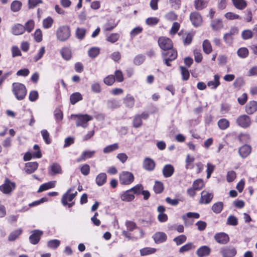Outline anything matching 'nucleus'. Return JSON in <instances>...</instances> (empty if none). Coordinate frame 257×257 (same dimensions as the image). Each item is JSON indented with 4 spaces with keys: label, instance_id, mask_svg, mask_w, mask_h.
I'll return each mask as SVG.
<instances>
[{
    "label": "nucleus",
    "instance_id": "680f3d73",
    "mask_svg": "<svg viewBox=\"0 0 257 257\" xmlns=\"http://www.w3.org/2000/svg\"><path fill=\"white\" fill-rule=\"evenodd\" d=\"M194 161V158L191 157L189 155H188L186 159V168L187 169H192L193 165L192 163Z\"/></svg>",
    "mask_w": 257,
    "mask_h": 257
},
{
    "label": "nucleus",
    "instance_id": "e433bc0d",
    "mask_svg": "<svg viewBox=\"0 0 257 257\" xmlns=\"http://www.w3.org/2000/svg\"><path fill=\"white\" fill-rule=\"evenodd\" d=\"M55 181H50L46 183H44L41 185L38 192H42L46 191L49 189L53 188L55 185Z\"/></svg>",
    "mask_w": 257,
    "mask_h": 257
},
{
    "label": "nucleus",
    "instance_id": "8fccbe9b",
    "mask_svg": "<svg viewBox=\"0 0 257 257\" xmlns=\"http://www.w3.org/2000/svg\"><path fill=\"white\" fill-rule=\"evenodd\" d=\"M22 3L18 1H15L11 4V8L13 12H18L21 8Z\"/></svg>",
    "mask_w": 257,
    "mask_h": 257
},
{
    "label": "nucleus",
    "instance_id": "a18cd8bd",
    "mask_svg": "<svg viewBox=\"0 0 257 257\" xmlns=\"http://www.w3.org/2000/svg\"><path fill=\"white\" fill-rule=\"evenodd\" d=\"M187 237L184 235H180L173 239V241L176 243L177 245H180L186 241Z\"/></svg>",
    "mask_w": 257,
    "mask_h": 257
},
{
    "label": "nucleus",
    "instance_id": "bb28decb",
    "mask_svg": "<svg viewBox=\"0 0 257 257\" xmlns=\"http://www.w3.org/2000/svg\"><path fill=\"white\" fill-rule=\"evenodd\" d=\"M233 6L240 10H244L247 6L246 2L245 0H232Z\"/></svg>",
    "mask_w": 257,
    "mask_h": 257
},
{
    "label": "nucleus",
    "instance_id": "774afa93",
    "mask_svg": "<svg viewBox=\"0 0 257 257\" xmlns=\"http://www.w3.org/2000/svg\"><path fill=\"white\" fill-rule=\"evenodd\" d=\"M250 138V136L248 134H241L238 137L239 141L242 143L248 142Z\"/></svg>",
    "mask_w": 257,
    "mask_h": 257
},
{
    "label": "nucleus",
    "instance_id": "3c124183",
    "mask_svg": "<svg viewBox=\"0 0 257 257\" xmlns=\"http://www.w3.org/2000/svg\"><path fill=\"white\" fill-rule=\"evenodd\" d=\"M226 224L229 225L236 226L238 224V219L234 215L228 216Z\"/></svg>",
    "mask_w": 257,
    "mask_h": 257
},
{
    "label": "nucleus",
    "instance_id": "dca6fc26",
    "mask_svg": "<svg viewBox=\"0 0 257 257\" xmlns=\"http://www.w3.org/2000/svg\"><path fill=\"white\" fill-rule=\"evenodd\" d=\"M257 110V102L251 101L245 106V111L248 114H252Z\"/></svg>",
    "mask_w": 257,
    "mask_h": 257
},
{
    "label": "nucleus",
    "instance_id": "ea45409f",
    "mask_svg": "<svg viewBox=\"0 0 257 257\" xmlns=\"http://www.w3.org/2000/svg\"><path fill=\"white\" fill-rule=\"evenodd\" d=\"M223 204L221 202H218L214 203L212 206V211L218 214L220 213L223 209Z\"/></svg>",
    "mask_w": 257,
    "mask_h": 257
},
{
    "label": "nucleus",
    "instance_id": "6e6d98bb",
    "mask_svg": "<svg viewBox=\"0 0 257 257\" xmlns=\"http://www.w3.org/2000/svg\"><path fill=\"white\" fill-rule=\"evenodd\" d=\"M53 20L51 17H48L45 19L43 21V26L45 29H49L52 26Z\"/></svg>",
    "mask_w": 257,
    "mask_h": 257
},
{
    "label": "nucleus",
    "instance_id": "f3484780",
    "mask_svg": "<svg viewBox=\"0 0 257 257\" xmlns=\"http://www.w3.org/2000/svg\"><path fill=\"white\" fill-rule=\"evenodd\" d=\"M123 102L126 107L132 108L135 105V100L132 95L128 94L123 99Z\"/></svg>",
    "mask_w": 257,
    "mask_h": 257
},
{
    "label": "nucleus",
    "instance_id": "5fc2aeb1",
    "mask_svg": "<svg viewBox=\"0 0 257 257\" xmlns=\"http://www.w3.org/2000/svg\"><path fill=\"white\" fill-rule=\"evenodd\" d=\"M181 73L183 80H187L189 78V72L187 68L180 66Z\"/></svg>",
    "mask_w": 257,
    "mask_h": 257
},
{
    "label": "nucleus",
    "instance_id": "c9c22d12",
    "mask_svg": "<svg viewBox=\"0 0 257 257\" xmlns=\"http://www.w3.org/2000/svg\"><path fill=\"white\" fill-rule=\"evenodd\" d=\"M213 197V194H205L201 195L199 203L200 204H208L209 203Z\"/></svg>",
    "mask_w": 257,
    "mask_h": 257
},
{
    "label": "nucleus",
    "instance_id": "412c9836",
    "mask_svg": "<svg viewBox=\"0 0 257 257\" xmlns=\"http://www.w3.org/2000/svg\"><path fill=\"white\" fill-rule=\"evenodd\" d=\"M155 166L154 161L150 158H146L143 163V167L144 169L148 171L154 170Z\"/></svg>",
    "mask_w": 257,
    "mask_h": 257
},
{
    "label": "nucleus",
    "instance_id": "f704fd0d",
    "mask_svg": "<svg viewBox=\"0 0 257 257\" xmlns=\"http://www.w3.org/2000/svg\"><path fill=\"white\" fill-rule=\"evenodd\" d=\"M156 251V249L153 247H144L140 250L141 256H146L154 253Z\"/></svg>",
    "mask_w": 257,
    "mask_h": 257
},
{
    "label": "nucleus",
    "instance_id": "9d476101",
    "mask_svg": "<svg viewBox=\"0 0 257 257\" xmlns=\"http://www.w3.org/2000/svg\"><path fill=\"white\" fill-rule=\"evenodd\" d=\"M190 20L194 27H198L201 25L202 19L200 14L196 12H192L190 15Z\"/></svg>",
    "mask_w": 257,
    "mask_h": 257
},
{
    "label": "nucleus",
    "instance_id": "58836bf2",
    "mask_svg": "<svg viewBox=\"0 0 257 257\" xmlns=\"http://www.w3.org/2000/svg\"><path fill=\"white\" fill-rule=\"evenodd\" d=\"M202 46L203 51L205 53L208 54L212 52V46L208 40H205L203 41Z\"/></svg>",
    "mask_w": 257,
    "mask_h": 257
},
{
    "label": "nucleus",
    "instance_id": "13d9d810",
    "mask_svg": "<svg viewBox=\"0 0 257 257\" xmlns=\"http://www.w3.org/2000/svg\"><path fill=\"white\" fill-rule=\"evenodd\" d=\"M142 120L141 119V116H140V115H136L133 120V126L136 127L138 128L140 127L142 125Z\"/></svg>",
    "mask_w": 257,
    "mask_h": 257
},
{
    "label": "nucleus",
    "instance_id": "09e8293b",
    "mask_svg": "<svg viewBox=\"0 0 257 257\" xmlns=\"http://www.w3.org/2000/svg\"><path fill=\"white\" fill-rule=\"evenodd\" d=\"M118 148V145L117 143L113 144L106 146L103 149V153L107 154L110 153L113 151L117 150Z\"/></svg>",
    "mask_w": 257,
    "mask_h": 257
},
{
    "label": "nucleus",
    "instance_id": "4be33fe9",
    "mask_svg": "<svg viewBox=\"0 0 257 257\" xmlns=\"http://www.w3.org/2000/svg\"><path fill=\"white\" fill-rule=\"evenodd\" d=\"M174 172V167L170 164L165 165L163 169V174L164 176L166 178L171 177L173 175Z\"/></svg>",
    "mask_w": 257,
    "mask_h": 257
},
{
    "label": "nucleus",
    "instance_id": "aec40b11",
    "mask_svg": "<svg viewBox=\"0 0 257 257\" xmlns=\"http://www.w3.org/2000/svg\"><path fill=\"white\" fill-rule=\"evenodd\" d=\"M38 164L36 162L27 163L25 165V171L28 174L33 173L38 168Z\"/></svg>",
    "mask_w": 257,
    "mask_h": 257
},
{
    "label": "nucleus",
    "instance_id": "ddd939ff",
    "mask_svg": "<svg viewBox=\"0 0 257 257\" xmlns=\"http://www.w3.org/2000/svg\"><path fill=\"white\" fill-rule=\"evenodd\" d=\"M156 243H161L166 241L167 236L166 234L163 232H157L155 233L152 236Z\"/></svg>",
    "mask_w": 257,
    "mask_h": 257
},
{
    "label": "nucleus",
    "instance_id": "72a5a7b5",
    "mask_svg": "<svg viewBox=\"0 0 257 257\" xmlns=\"http://www.w3.org/2000/svg\"><path fill=\"white\" fill-rule=\"evenodd\" d=\"M82 99V96L79 92H75L72 94L70 97V102L72 104H75L76 103Z\"/></svg>",
    "mask_w": 257,
    "mask_h": 257
},
{
    "label": "nucleus",
    "instance_id": "5701e85b",
    "mask_svg": "<svg viewBox=\"0 0 257 257\" xmlns=\"http://www.w3.org/2000/svg\"><path fill=\"white\" fill-rule=\"evenodd\" d=\"M60 53L62 58L67 61L69 60L72 57L71 50L68 47L62 48Z\"/></svg>",
    "mask_w": 257,
    "mask_h": 257
},
{
    "label": "nucleus",
    "instance_id": "4468645a",
    "mask_svg": "<svg viewBox=\"0 0 257 257\" xmlns=\"http://www.w3.org/2000/svg\"><path fill=\"white\" fill-rule=\"evenodd\" d=\"M211 252L210 248L207 245H203L198 248L196 252L198 257H206L208 256Z\"/></svg>",
    "mask_w": 257,
    "mask_h": 257
},
{
    "label": "nucleus",
    "instance_id": "423d86ee",
    "mask_svg": "<svg viewBox=\"0 0 257 257\" xmlns=\"http://www.w3.org/2000/svg\"><path fill=\"white\" fill-rule=\"evenodd\" d=\"M134 176L129 172L123 171L119 175V181L121 184L128 185L133 182Z\"/></svg>",
    "mask_w": 257,
    "mask_h": 257
},
{
    "label": "nucleus",
    "instance_id": "37998d69",
    "mask_svg": "<svg viewBox=\"0 0 257 257\" xmlns=\"http://www.w3.org/2000/svg\"><path fill=\"white\" fill-rule=\"evenodd\" d=\"M203 181L201 179H197L193 184L192 189L195 191L199 190L203 187Z\"/></svg>",
    "mask_w": 257,
    "mask_h": 257
},
{
    "label": "nucleus",
    "instance_id": "cd10ccee",
    "mask_svg": "<svg viewBox=\"0 0 257 257\" xmlns=\"http://www.w3.org/2000/svg\"><path fill=\"white\" fill-rule=\"evenodd\" d=\"M106 174L105 173H101L96 177V183L97 185L101 186L106 182Z\"/></svg>",
    "mask_w": 257,
    "mask_h": 257
},
{
    "label": "nucleus",
    "instance_id": "39448f33",
    "mask_svg": "<svg viewBox=\"0 0 257 257\" xmlns=\"http://www.w3.org/2000/svg\"><path fill=\"white\" fill-rule=\"evenodd\" d=\"M31 235L29 237L30 242L33 245L37 244L43 234V231L39 229H35L31 231Z\"/></svg>",
    "mask_w": 257,
    "mask_h": 257
},
{
    "label": "nucleus",
    "instance_id": "338daca9",
    "mask_svg": "<svg viewBox=\"0 0 257 257\" xmlns=\"http://www.w3.org/2000/svg\"><path fill=\"white\" fill-rule=\"evenodd\" d=\"M223 38L226 45L231 46L234 40L233 37L226 33L224 35Z\"/></svg>",
    "mask_w": 257,
    "mask_h": 257
},
{
    "label": "nucleus",
    "instance_id": "e2e57ef3",
    "mask_svg": "<svg viewBox=\"0 0 257 257\" xmlns=\"http://www.w3.org/2000/svg\"><path fill=\"white\" fill-rule=\"evenodd\" d=\"M159 21V19L156 17L148 18L146 20V23L149 26H155L157 25Z\"/></svg>",
    "mask_w": 257,
    "mask_h": 257
},
{
    "label": "nucleus",
    "instance_id": "0e129e2a",
    "mask_svg": "<svg viewBox=\"0 0 257 257\" xmlns=\"http://www.w3.org/2000/svg\"><path fill=\"white\" fill-rule=\"evenodd\" d=\"M114 76L115 80L117 82H121L124 80L123 74L119 70H117L115 71Z\"/></svg>",
    "mask_w": 257,
    "mask_h": 257
},
{
    "label": "nucleus",
    "instance_id": "864d4df0",
    "mask_svg": "<svg viewBox=\"0 0 257 257\" xmlns=\"http://www.w3.org/2000/svg\"><path fill=\"white\" fill-rule=\"evenodd\" d=\"M130 190L132 191L133 193H149L147 190H143V186L140 184H137Z\"/></svg>",
    "mask_w": 257,
    "mask_h": 257
},
{
    "label": "nucleus",
    "instance_id": "69168bd1",
    "mask_svg": "<svg viewBox=\"0 0 257 257\" xmlns=\"http://www.w3.org/2000/svg\"><path fill=\"white\" fill-rule=\"evenodd\" d=\"M120 198L122 201L129 202L135 198V196L134 194H121Z\"/></svg>",
    "mask_w": 257,
    "mask_h": 257
},
{
    "label": "nucleus",
    "instance_id": "f03ea898",
    "mask_svg": "<svg viewBox=\"0 0 257 257\" xmlns=\"http://www.w3.org/2000/svg\"><path fill=\"white\" fill-rule=\"evenodd\" d=\"M13 92L17 99L19 100H23L27 94V90L25 86L21 83L14 82L12 85Z\"/></svg>",
    "mask_w": 257,
    "mask_h": 257
},
{
    "label": "nucleus",
    "instance_id": "393cba45",
    "mask_svg": "<svg viewBox=\"0 0 257 257\" xmlns=\"http://www.w3.org/2000/svg\"><path fill=\"white\" fill-rule=\"evenodd\" d=\"M77 194H64L61 202L64 206H66L68 202H72Z\"/></svg>",
    "mask_w": 257,
    "mask_h": 257
},
{
    "label": "nucleus",
    "instance_id": "2f4dec72",
    "mask_svg": "<svg viewBox=\"0 0 257 257\" xmlns=\"http://www.w3.org/2000/svg\"><path fill=\"white\" fill-rule=\"evenodd\" d=\"M207 2L204 0H195L194 6L196 10L200 11L206 8Z\"/></svg>",
    "mask_w": 257,
    "mask_h": 257
},
{
    "label": "nucleus",
    "instance_id": "c03bdc74",
    "mask_svg": "<svg viewBox=\"0 0 257 257\" xmlns=\"http://www.w3.org/2000/svg\"><path fill=\"white\" fill-rule=\"evenodd\" d=\"M237 54L239 57L245 58L248 55V50L246 48L242 47L237 50Z\"/></svg>",
    "mask_w": 257,
    "mask_h": 257
},
{
    "label": "nucleus",
    "instance_id": "49530a36",
    "mask_svg": "<svg viewBox=\"0 0 257 257\" xmlns=\"http://www.w3.org/2000/svg\"><path fill=\"white\" fill-rule=\"evenodd\" d=\"M45 53V48L44 46L41 47L37 54L34 57L33 59L35 62L38 61L41 59Z\"/></svg>",
    "mask_w": 257,
    "mask_h": 257
},
{
    "label": "nucleus",
    "instance_id": "0eeeda50",
    "mask_svg": "<svg viewBox=\"0 0 257 257\" xmlns=\"http://www.w3.org/2000/svg\"><path fill=\"white\" fill-rule=\"evenodd\" d=\"M237 124L242 128H247L251 123L250 117L246 114L239 116L236 119Z\"/></svg>",
    "mask_w": 257,
    "mask_h": 257
},
{
    "label": "nucleus",
    "instance_id": "6ab92c4d",
    "mask_svg": "<svg viewBox=\"0 0 257 257\" xmlns=\"http://www.w3.org/2000/svg\"><path fill=\"white\" fill-rule=\"evenodd\" d=\"M25 31V27L20 24L15 25L12 28V33L15 35H20Z\"/></svg>",
    "mask_w": 257,
    "mask_h": 257
},
{
    "label": "nucleus",
    "instance_id": "de8ad7c7",
    "mask_svg": "<svg viewBox=\"0 0 257 257\" xmlns=\"http://www.w3.org/2000/svg\"><path fill=\"white\" fill-rule=\"evenodd\" d=\"M145 60V56L143 54L137 55L134 59V63L136 65H140L143 63Z\"/></svg>",
    "mask_w": 257,
    "mask_h": 257
},
{
    "label": "nucleus",
    "instance_id": "1a4fd4ad",
    "mask_svg": "<svg viewBox=\"0 0 257 257\" xmlns=\"http://www.w3.org/2000/svg\"><path fill=\"white\" fill-rule=\"evenodd\" d=\"M16 188V184L6 178L4 184L0 186V190L3 193H10Z\"/></svg>",
    "mask_w": 257,
    "mask_h": 257
},
{
    "label": "nucleus",
    "instance_id": "a211bd4d",
    "mask_svg": "<svg viewBox=\"0 0 257 257\" xmlns=\"http://www.w3.org/2000/svg\"><path fill=\"white\" fill-rule=\"evenodd\" d=\"M220 84V76L218 74L214 75L213 80L208 81L207 84L212 89H215Z\"/></svg>",
    "mask_w": 257,
    "mask_h": 257
},
{
    "label": "nucleus",
    "instance_id": "603ef678",
    "mask_svg": "<svg viewBox=\"0 0 257 257\" xmlns=\"http://www.w3.org/2000/svg\"><path fill=\"white\" fill-rule=\"evenodd\" d=\"M60 244V241L58 239H52L48 241L47 245L49 247L55 249L57 248Z\"/></svg>",
    "mask_w": 257,
    "mask_h": 257
},
{
    "label": "nucleus",
    "instance_id": "4c0bfd02",
    "mask_svg": "<svg viewBox=\"0 0 257 257\" xmlns=\"http://www.w3.org/2000/svg\"><path fill=\"white\" fill-rule=\"evenodd\" d=\"M218 126L220 129L224 130L227 129L229 126V121L225 118L219 119L217 122Z\"/></svg>",
    "mask_w": 257,
    "mask_h": 257
},
{
    "label": "nucleus",
    "instance_id": "2eb2a0df",
    "mask_svg": "<svg viewBox=\"0 0 257 257\" xmlns=\"http://www.w3.org/2000/svg\"><path fill=\"white\" fill-rule=\"evenodd\" d=\"M214 239L218 243L223 244L227 243L229 239L228 235L224 232L215 234Z\"/></svg>",
    "mask_w": 257,
    "mask_h": 257
},
{
    "label": "nucleus",
    "instance_id": "7ed1b4c3",
    "mask_svg": "<svg viewBox=\"0 0 257 257\" xmlns=\"http://www.w3.org/2000/svg\"><path fill=\"white\" fill-rule=\"evenodd\" d=\"M71 118L76 119V124L77 126L86 128L88 125V122L93 119V117L88 114H71Z\"/></svg>",
    "mask_w": 257,
    "mask_h": 257
},
{
    "label": "nucleus",
    "instance_id": "79ce46f5",
    "mask_svg": "<svg viewBox=\"0 0 257 257\" xmlns=\"http://www.w3.org/2000/svg\"><path fill=\"white\" fill-rule=\"evenodd\" d=\"M119 34L118 33H111L107 36L106 40L111 43H114L119 39Z\"/></svg>",
    "mask_w": 257,
    "mask_h": 257
},
{
    "label": "nucleus",
    "instance_id": "473e14b6",
    "mask_svg": "<svg viewBox=\"0 0 257 257\" xmlns=\"http://www.w3.org/2000/svg\"><path fill=\"white\" fill-rule=\"evenodd\" d=\"M86 33V30L83 28H77L76 30L75 35L76 38L80 40H82L84 39Z\"/></svg>",
    "mask_w": 257,
    "mask_h": 257
},
{
    "label": "nucleus",
    "instance_id": "a19ab883",
    "mask_svg": "<svg viewBox=\"0 0 257 257\" xmlns=\"http://www.w3.org/2000/svg\"><path fill=\"white\" fill-rule=\"evenodd\" d=\"M99 53L100 49L95 47L90 48L88 51V56L92 58L96 57Z\"/></svg>",
    "mask_w": 257,
    "mask_h": 257
},
{
    "label": "nucleus",
    "instance_id": "9b49d317",
    "mask_svg": "<svg viewBox=\"0 0 257 257\" xmlns=\"http://www.w3.org/2000/svg\"><path fill=\"white\" fill-rule=\"evenodd\" d=\"M163 58H165L172 61L175 60L177 57V52L176 50L171 48L162 53Z\"/></svg>",
    "mask_w": 257,
    "mask_h": 257
},
{
    "label": "nucleus",
    "instance_id": "6e6552de",
    "mask_svg": "<svg viewBox=\"0 0 257 257\" xmlns=\"http://www.w3.org/2000/svg\"><path fill=\"white\" fill-rule=\"evenodd\" d=\"M158 44L160 48L162 49L164 52L173 48V43L172 41L167 37H162L159 38L158 40Z\"/></svg>",
    "mask_w": 257,
    "mask_h": 257
},
{
    "label": "nucleus",
    "instance_id": "052dcab7",
    "mask_svg": "<svg viewBox=\"0 0 257 257\" xmlns=\"http://www.w3.org/2000/svg\"><path fill=\"white\" fill-rule=\"evenodd\" d=\"M164 189V186L161 182L156 181L154 186L155 193H161Z\"/></svg>",
    "mask_w": 257,
    "mask_h": 257
},
{
    "label": "nucleus",
    "instance_id": "7c9ffc66",
    "mask_svg": "<svg viewBox=\"0 0 257 257\" xmlns=\"http://www.w3.org/2000/svg\"><path fill=\"white\" fill-rule=\"evenodd\" d=\"M211 26L213 30L218 31L223 28V25L221 20L216 19L212 21Z\"/></svg>",
    "mask_w": 257,
    "mask_h": 257
},
{
    "label": "nucleus",
    "instance_id": "c85d7f7f",
    "mask_svg": "<svg viewBox=\"0 0 257 257\" xmlns=\"http://www.w3.org/2000/svg\"><path fill=\"white\" fill-rule=\"evenodd\" d=\"M50 173L51 175L60 174L62 172L60 165L57 163H54L51 165V166L50 167Z\"/></svg>",
    "mask_w": 257,
    "mask_h": 257
},
{
    "label": "nucleus",
    "instance_id": "c756f323",
    "mask_svg": "<svg viewBox=\"0 0 257 257\" xmlns=\"http://www.w3.org/2000/svg\"><path fill=\"white\" fill-rule=\"evenodd\" d=\"M22 232L23 230L21 228L14 230L10 234L8 240L10 241H15L22 234Z\"/></svg>",
    "mask_w": 257,
    "mask_h": 257
},
{
    "label": "nucleus",
    "instance_id": "4d7b16f0",
    "mask_svg": "<svg viewBox=\"0 0 257 257\" xmlns=\"http://www.w3.org/2000/svg\"><path fill=\"white\" fill-rule=\"evenodd\" d=\"M253 35V32L250 30H245L242 32L241 36L243 39L247 40L252 37Z\"/></svg>",
    "mask_w": 257,
    "mask_h": 257
},
{
    "label": "nucleus",
    "instance_id": "bf43d9fd",
    "mask_svg": "<svg viewBox=\"0 0 257 257\" xmlns=\"http://www.w3.org/2000/svg\"><path fill=\"white\" fill-rule=\"evenodd\" d=\"M43 140L47 144L51 143V139L49 138V133L46 130H43L41 132Z\"/></svg>",
    "mask_w": 257,
    "mask_h": 257
},
{
    "label": "nucleus",
    "instance_id": "f8f14e48",
    "mask_svg": "<svg viewBox=\"0 0 257 257\" xmlns=\"http://www.w3.org/2000/svg\"><path fill=\"white\" fill-rule=\"evenodd\" d=\"M251 152V147L248 145H244L238 149V153L242 158H245L249 155Z\"/></svg>",
    "mask_w": 257,
    "mask_h": 257
},
{
    "label": "nucleus",
    "instance_id": "20e7f679",
    "mask_svg": "<svg viewBox=\"0 0 257 257\" xmlns=\"http://www.w3.org/2000/svg\"><path fill=\"white\" fill-rule=\"evenodd\" d=\"M220 253L222 257H234L237 254V250L232 245H226L220 248Z\"/></svg>",
    "mask_w": 257,
    "mask_h": 257
},
{
    "label": "nucleus",
    "instance_id": "a878e982",
    "mask_svg": "<svg viewBox=\"0 0 257 257\" xmlns=\"http://www.w3.org/2000/svg\"><path fill=\"white\" fill-rule=\"evenodd\" d=\"M106 104L107 107L111 109H114L120 106L119 101L115 99L108 100Z\"/></svg>",
    "mask_w": 257,
    "mask_h": 257
},
{
    "label": "nucleus",
    "instance_id": "b1692460",
    "mask_svg": "<svg viewBox=\"0 0 257 257\" xmlns=\"http://www.w3.org/2000/svg\"><path fill=\"white\" fill-rule=\"evenodd\" d=\"M95 153V151H84L82 153L81 156L79 158H77V161L78 162H80L82 161H85L87 159L91 158L93 156Z\"/></svg>",
    "mask_w": 257,
    "mask_h": 257
},
{
    "label": "nucleus",
    "instance_id": "f257e3e1",
    "mask_svg": "<svg viewBox=\"0 0 257 257\" xmlns=\"http://www.w3.org/2000/svg\"><path fill=\"white\" fill-rule=\"evenodd\" d=\"M57 40L61 42L67 41L71 36V30L68 26H60L56 32Z\"/></svg>",
    "mask_w": 257,
    "mask_h": 257
}]
</instances>
